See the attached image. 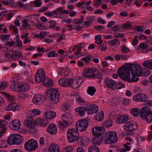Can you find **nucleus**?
Returning a JSON list of instances; mask_svg holds the SVG:
<instances>
[{
  "mask_svg": "<svg viewBox=\"0 0 152 152\" xmlns=\"http://www.w3.org/2000/svg\"><path fill=\"white\" fill-rule=\"evenodd\" d=\"M130 66L129 64H126L122 67L119 68L117 73L124 80L130 82H137L139 80V77H136L135 80H134L132 77L131 78H130V72H131Z\"/></svg>",
  "mask_w": 152,
  "mask_h": 152,
  "instance_id": "nucleus-1",
  "label": "nucleus"
},
{
  "mask_svg": "<svg viewBox=\"0 0 152 152\" xmlns=\"http://www.w3.org/2000/svg\"><path fill=\"white\" fill-rule=\"evenodd\" d=\"M46 95L49 98L52 103H56L59 100L60 94L59 91L56 89H51L47 90Z\"/></svg>",
  "mask_w": 152,
  "mask_h": 152,
  "instance_id": "nucleus-2",
  "label": "nucleus"
},
{
  "mask_svg": "<svg viewBox=\"0 0 152 152\" xmlns=\"http://www.w3.org/2000/svg\"><path fill=\"white\" fill-rule=\"evenodd\" d=\"M24 124L29 129V131L31 134H34L37 131V130L35 128L36 124L35 121H34L33 116L27 118L24 121Z\"/></svg>",
  "mask_w": 152,
  "mask_h": 152,
  "instance_id": "nucleus-3",
  "label": "nucleus"
},
{
  "mask_svg": "<svg viewBox=\"0 0 152 152\" xmlns=\"http://www.w3.org/2000/svg\"><path fill=\"white\" fill-rule=\"evenodd\" d=\"M23 140V137L20 135L13 134L9 137L7 139V142L10 145H19L22 142Z\"/></svg>",
  "mask_w": 152,
  "mask_h": 152,
  "instance_id": "nucleus-4",
  "label": "nucleus"
},
{
  "mask_svg": "<svg viewBox=\"0 0 152 152\" xmlns=\"http://www.w3.org/2000/svg\"><path fill=\"white\" fill-rule=\"evenodd\" d=\"M130 65L131 73L132 77L134 80H135L138 76H140L142 73V69L140 66L137 64H129Z\"/></svg>",
  "mask_w": 152,
  "mask_h": 152,
  "instance_id": "nucleus-5",
  "label": "nucleus"
},
{
  "mask_svg": "<svg viewBox=\"0 0 152 152\" xmlns=\"http://www.w3.org/2000/svg\"><path fill=\"white\" fill-rule=\"evenodd\" d=\"M38 146L37 141L33 139L29 140L25 143L24 145L25 149L29 152L36 150Z\"/></svg>",
  "mask_w": 152,
  "mask_h": 152,
  "instance_id": "nucleus-6",
  "label": "nucleus"
},
{
  "mask_svg": "<svg viewBox=\"0 0 152 152\" xmlns=\"http://www.w3.org/2000/svg\"><path fill=\"white\" fill-rule=\"evenodd\" d=\"M117 134L115 132H109L106 134L105 141L107 143H115L117 142Z\"/></svg>",
  "mask_w": 152,
  "mask_h": 152,
  "instance_id": "nucleus-7",
  "label": "nucleus"
},
{
  "mask_svg": "<svg viewBox=\"0 0 152 152\" xmlns=\"http://www.w3.org/2000/svg\"><path fill=\"white\" fill-rule=\"evenodd\" d=\"M78 134L74 129H69L67 132V139L69 142H72L78 139Z\"/></svg>",
  "mask_w": 152,
  "mask_h": 152,
  "instance_id": "nucleus-8",
  "label": "nucleus"
},
{
  "mask_svg": "<svg viewBox=\"0 0 152 152\" xmlns=\"http://www.w3.org/2000/svg\"><path fill=\"white\" fill-rule=\"evenodd\" d=\"M72 116L69 113H66L62 116V120L58 121L60 126L65 127L69 124L68 122L70 120L72 119Z\"/></svg>",
  "mask_w": 152,
  "mask_h": 152,
  "instance_id": "nucleus-9",
  "label": "nucleus"
},
{
  "mask_svg": "<svg viewBox=\"0 0 152 152\" xmlns=\"http://www.w3.org/2000/svg\"><path fill=\"white\" fill-rule=\"evenodd\" d=\"M89 120L86 119L82 120L77 122L76 124L77 129L80 131L82 132L86 130L88 125Z\"/></svg>",
  "mask_w": 152,
  "mask_h": 152,
  "instance_id": "nucleus-10",
  "label": "nucleus"
},
{
  "mask_svg": "<svg viewBox=\"0 0 152 152\" xmlns=\"http://www.w3.org/2000/svg\"><path fill=\"white\" fill-rule=\"evenodd\" d=\"M35 80L37 82L41 83L44 81L46 78L44 70L41 69H38L35 75Z\"/></svg>",
  "mask_w": 152,
  "mask_h": 152,
  "instance_id": "nucleus-11",
  "label": "nucleus"
},
{
  "mask_svg": "<svg viewBox=\"0 0 152 152\" xmlns=\"http://www.w3.org/2000/svg\"><path fill=\"white\" fill-rule=\"evenodd\" d=\"M138 128L137 125L132 121L127 122L125 123L124 126L125 129L129 132H131L134 130H137Z\"/></svg>",
  "mask_w": 152,
  "mask_h": 152,
  "instance_id": "nucleus-12",
  "label": "nucleus"
},
{
  "mask_svg": "<svg viewBox=\"0 0 152 152\" xmlns=\"http://www.w3.org/2000/svg\"><path fill=\"white\" fill-rule=\"evenodd\" d=\"M104 83L108 88L112 90L115 89L117 87V82L110 78H106Z\"/></svg>",
  "mask_w": 152,
  "mask_h": 152,
  "instance_id": "nucleus-13",
  "label": "nucleus"
},
{
  "mask_svg": "<svg viewBox=\"0 0 152 152\" xmlns=\"http://www.w3.org/2000/svg\"><path fill=\"white\" fill-rule=\"evenodd\" d=\"M97 70L96 68H87L84 70L83 75L84 77L92 78L93 74L96 72Z\"/></svg>",
  "mask_w": 152,
  "mask_h": 152,
  "instance_id": "nucleus-14",
  "label": "nucleus"
},
{
  "mask_svg": "<svg viewBox=\"0 0 152 152\" xmlns=\"http://www.w3.org/2000/svg\"><path fill=\"white\" fill-rule=\"evenodd\" d=\"M82 81V79L80 78L75 79H71V83L70 86L73 89H77L80 86Z\"/></svg>",
  "mask_w": 152,
  "mask_h": 152,
  "instance_id": "nucleus-15",
  "label": "nucleus"
},
{
  "mask_svg": "<svg viewBox=\"0 0 152 152\" xmlns=\"http://www.w3.org/2000/svg\"><path fill=\"white\" fill-rule=\"evenodd\" d=\"M133 100L136 102H146L148 100V97L145 94H138L133 97Z\"/></svg>",
  "mask_w": 152,
  "mask_h": 152,
  "instance_id": "nucleus-16",
  "label": "nucleus"
},
{
  "mask_svg": "<svg viewBox=\"0 0 152 152\" xmlns=\"http://www.w3.org/2000/svg\"><path fill=\"white\" fill-rule=\"evenodd\" d=\"M86 108V111L88 115H91L96 113L98 110V107L96 105H90Z\"/></svg>",
  "mask_w": 152,
  "mask_h": 152,
  "instance_id": "nucleus-17",
  "label": "nucleus"
},
{
  "mask_svg": "<svg viewBox=\"0 0 152 152\" xmlns=\"http://www.w3.org/2000/svg\"><path fill=\"white\" fill-rule=\"evenodd\" d=\"M151 111H150L149 108L148 107H145L141 109L140 115L142 119H145L146 117L150 113Z\"/></svg>",
  "mask_w": 152,
  "mask_h": 152,
  "instance_id": "nucleus-18",
  "label": "nucleus"
},
{
  "mask_svg": "<svg viewBox=\"0 0 152 152\" xmlns=\"http://www.w3.org/2000/svg\"><path fill=\"white\" fill-rule=\"evenodd\" d=\"M71 79L62 78L59 80L58 83L59 85L64 87H68L70 86Z\"/></svg>",
  "mask_w": 152,
  "mask_h": 152,
  "instance_id": "nucleus-19",
  "label": "nucleus"
},
{
  "mask_svg": "<svg viewBox=\"0 0 152 152\" xmlns=\"http://www.w3.org/2000/svg\"><path fill=\"white\" fill-rule=\"evenodd\" d=\"M47 132L52 135H54L56 133L57 129L55 124H51L48 126L47 129Z\"/></svg>",
  "mask_w": 152,
  "mask_h": 152,
  "instance_id": "nucleus-20",
  "label": "nucleus"
},
{
  "mask_svg": "<svg viewBox=\"0 0 152 152\" xmlns=\"http://www.w3.org/2000/svg\"><path fill=\"white\" fill-rule=\"evenodd\" d=\"M10 126L13 130H18L21 126V122L18 120H15L11 123Z\"/></svg>",
  "mask_w": 152,
  "mask_h": 152,
  "instance_id": "nucleus-21",
  "label": "nucleus"
},
{
  "mask_svg": "<svg viewBox=\"0 0 152 152\" xmlns=\"http://www.w3.org/2000/svg\"><path fill=\"white\" fill-rule=\"evenodd\" d=\"M32 100L33 102L35 104H41L43 102L42 96L38 94H36L34 96Z\"/></svg>",
  "mask_w": 152,
  "mask_h": 152,
  "instance_id": "nucleus-22",
  "label": "nucleus"
},
{
  "mask_svg": "<svg viewBox=\"0 0 152 152\" xmlns=\"http://www.w3.org/2000/svg\"><path fill=\"white\" fill-rule=\"evenodd\" d=\"M36 124H38L42 126H45L48 123V121L46 119L38 118L35 121Z\"/></svg>",
  "mask_w": 152,
  "mask_h": 152,
  "instance_id": "nucleus-23",
  "label": "nucleus"
},
{
  "mask_svg": "<svg viewBox=\"0 0 152 152\" xmlns=\"http://www.w3.org/2000/svg\"><path fill=\"white\" fill-rule=\"evenodd\" d=\"M102 128L100 127H97L93 129L92 132L94 136H101L102 134Z\"/></svg>",
  "mask_w": 152,
  "mask_h": 152,
  "instance_id": "nucleus-24",
  "label": "nucleus"
},
{
  "mask_svg": "<svg viewBox=\"0 0 152 152\" xmlns=\"http://www.w3.org/2000/svg\"><path fill=\"white\" fill-rule=\"evenodd\" d=\"M93 138L92 142L95 145H99L100 144L102 140V137L101 136H95Z\"/></svg>",
  "mask_w": 152,
  "mask_h": 152,
  "instance_id": "nucleus-25",
  "label": "nucleus"
},
{
  "mask_svg": "<svg viewBox=\"0 0 152 152\" xmlns=\"http://www.w3.org/2000/svg\"><path fill=\"white\" fill-rule=\"evenodd\" d=\"M56 113L53 111H48L45 113V117L49 119H53L56 117Z\"/></svg>",
  "mask_w": 152,
  "mask_h": 152,
  "instance_id": "nucleus-26",
  "label": "nucleus"
},
{
  "mask_svg": "<svg viewBox=\"0 0 152 152\" xmlns=\"http://www.w3.org/2000/svg\"><path fill=\"white\" fill-rule=\"evenodd\" d=\"M49 150L51 152H60L59 146L55 144H51L49 147Z\"/></svg>",
  "mask_w": 152,
  "mask_h": 152,
  "instance_id": "nucleus-27",
  "label": "nucleus"
},
{
  "mask_svg": "<svg viewBox=\"0 0 152 152\" xmlns=\"http://www.w3.org/2000/svg\"><path fill=\"white\" fill-rule=\"evenodd\" d=\"M75 110L76 112L79 113L80 116H83L84 115V113L86 111V107H77L75 109Z\"/></svg>",
  "mask_w": 152,
  "mask_h": 152,
  "instance_id": "nucleus-28",
  "label": "nucleus"
},
{
  "mask_svg": "<svg viewBox=\"0 0 152 152\" xmlns=\"http://www.w3.org/2000/svg\"><path fill=\"white\" fill-rule=\"evenodd\" d=\"M143 65L145 67L152 69V60H150L145 61L143 63Z\"/></svg>",
  "mask_w": 152,
  "mask_h": 152,
  "instance_id": "nucleus-29",
  "label": "nucleus"
},
{
  "mask_svg": "<svg viewBox=\"0 0 152 152\" xmlns=\"http://www.w3.org/2000/svg\"><path fill=\"white\" fill-rule=\"evenodd\" d=\"M17 107H18V106L16 104L14 103H12L9 104L7 106V109L8 111H15L17 110Z\"/></svg>",
  "mask_w": 152,
  "mask_h": 152,
  "instance_id": "nucleus-30",
  "label": "nucleus"
},
{
  "mask_svg": "<svg viewBox=\"0 0 152 152\" xmlns=\"http://www.w3.org/2000/svg\"><path fill=\"white\" fill-rule=\"evenodd\" d=\"M59 74L63 76H67L69 75V73L67 68L66 69L64 70V68L62 67L60 68Z\"/></svg>",
  "mask_w": 152,
  "mask_h": 152,
  "instance_id": "nucleus-31",
  "label": "nucleus"
},
{
  "mask_svg": "<svg viewBox=\"0 0 152 152\" xmlns=\"http://www.w3.org/2000/svg\"><path fill=\"white\" fill-rule=\"evenodd\" d=\"M44 81V85L47 87H51L53 85V81L50 79L45 78Z\"/></svg>",
  "mask_w": 152,
  "mask_h": 152,
  "instance_id": "nucleus-32",
  "label": "nucleus"
},
{
  "mask_svg": "<svg viewBox=\"0 0 152 152\" xmlns=\"http://www.w3.org/2000/svg\"><path fill=\"white\" fill-rule=\"evenodd\" d=\"M7 123L4 120L0 119V128L2 129L1 131L5 132L6 130L5 126Z\"/></svg>",
  "mask_w": 152,
  "mask_h": 152,
  "instance_id": "nucleus-33",
  "label": "nucleus"
},
{
  "mask_svg": "<svg viewBox=\"0 0 152 152\" xmlns=\"http://www.w3.org/2000/svg\"><path fill=\"white\" fill-rule=\"evenodd\" d=\"M104 113L101 111L100 113H97L95 117V119L98 121H101L104 119Z\"/></svg>",
  "mask_w": 152,
  "mask_h": 152,
  "instance_id": "nucleus-34",
  "label": "nucleus"
},
{
  "mask_svg": "<svg viewBox=\"0 0 152 152\" xmlns=\"http://www.w3.org/2000/svg\"><path fill=\"white\" fill-rule=\"evenodd\" d=\"M1 1L6 6L10 5L13 7L14 5L13 1L10 0H1Z\"/></svg>",
  "mask_w": 152,
  "mask_h": 152,
  "instance_id": "nucleus-35",
  "label": "nucleus"
},
{
  "mask_svg": "<svg viewBox=\"0 0 152 152\" xmlns=\"http://www.w3.org/2000/svg\"><path fill=\"white\" fill-rule=\"evenodd\" d=\"M29 113L31 116H35L39 115L41 113V111L38 109H35L29 111Z\"/></svg>",
  "mask_w": 152,
  "mask_h": 152,
  "instance_id": "nucleus-36",
  "label": "nucleus"
},
{
  "mask_svg": "<svg viewBox=\"0 0 152 152\" xmlns=\"http://www.w3.org/2000/svg\"><path fill=\"white\" fill-rule=\"evenodd\" d=\"M140 112V110L137 108H132L131 110V113L132 115L137 117L139 115Z\"/></svg>",
  "mask_w": 152,
  "mask_h": 152,
  "instance_id": "nucleus-37",
  "label": "nucleus"
},
{
  "mask_svg": "<svg viewBox=\"0 0 152 152\" xmlns=\"http://www.w3.org/2000/svg\"><path fill=\"white\" fill-rule=\"evenodd\" d=\"M96 91V90L94 87L92 86L88 87L87 90L88 93L91 96L94 95Z\"/></svg>",
  "mask_w": 152,
  "mask_h": 152,
  "instance_id": "nucleus-38",
  "label": "nucleus"
},
{
  "mask_svg": "<svg viewBox=\"0 0 152 152\" xmlns=\"http://www.w3.org/2000/svg\"><path fill=\"white\" fill-rule=\"evenodd\" d=\"M128 119V117L126 115H124L118 119L119 123H125Z\"/></svg>",
  "mask_w": 152,
  "mask_h": 152,
  "instance_id": "nucleus-39",
  "label": "nucleus"
},
{
  "mask_svg": "<svg viewBox=\"0 0 152 152\" xmlns=\"http://www.w3.org/2000/svg\"><path fill=\"white\" fill-rule=\"evenodd\" d=\"M21 92H25L28 91L29 88L28 85L26 84H21Z\"/></svg>",
  "mask_w": 152,
  "mask_h": 152,
  "instance_id": "nucleus-40",
  "label": "nucleus"
},
{
  "mask_svg": "<svg viewBox=\"0 0 152 152\" xmlns=\"http://www.w3.org/2000/svg\"><path fill=\"white\" fill-rule=\"evenodd\" d=\"M88 152H99V149L94 146H90L88 149Z\"/></svg>",
  "mask_w": 152,
  "mask_h": 152,
  "instance_id": "nucleus-41",
  "label": "nucleus"
},
{
  "mask_svg": "<svg viewBox=\"0 0 152 152\" xmlns=\"http://www.w3.org/2000/svg\"><path fill=\"white\" fill-rule=\"evenodd\" d=\"M92 78H94L96 79H98L99 81L100 82L102 78V76L99 72H98L96 74H93Z\"/></svg>",
  "mask_w": 152,
  "mask_h": 152,
  "instance_id": "nucleus-42",
  "label": "nucleus"
},
{
  "mask_svg": "<svg viewBox=\"0 0 152 152\" xmlns=\"http://www.w3.org/2000/svg\"><path fill=\"white\" fill-rule=\"evenodd\" d=\"M21 84H18L16 83L14 85V90L16 92H21Z\"/></svg>",
  "mask_w": 152,
  "mask_h": 152,
  "instance_id": "nucleus-43",
  "label": "nucleus"
},
{
  "mask_svg": "<svg viewBox=\"0 0 152 152\" xmlns=\"http://www.w3.org/2000/svg\"><path fill=\"white\" fill-rule=\"evenodd\" d=\"M22 23L23 24L22 25V27L24 29L28 28L30 26V24L28 23V22L26 19H24L22 20Z\"/></svg>",
  "mask_w": 152,
  "mask_h": 152,
  "instance_id": "nucleus-44",
  "label": "nucleus"
},
{
  "mask_svg": "<svg viewBox=\"0 0 152 152\" xmlns=\"http://www.w3.org/2000/svg\"><path fill=\"white\" fill-rule=\"evenodd\" d=\"M110 45L112 46H115L119 44L120 41L118 39H115L110 41Z\"/></svg>",
  "mask_w": 152,
  "mask_h": 152,
  "instance_id": "nucleus-45",
  "label": "nucleus"
},
{
  "mask_svg": "<svg viewBox=\"0 0 152 152\" xmlns=\"http://www.w3.org/2000/svg\"><path fill=\"white\" fill-rule=\"evenodd\" d=\"M96 43L98 45H101L102 42V40L101 39V36L99 35L96 36L95 38Z\"/></svg>",
  "mask_w": 152,
  "mask_h": 152,
  "instance_id": "nucleus-46",
  "label": "nucleus"
},
{
  "mask_svg": "<svg viewBox=\"0 0 152 152\" xmlns=\"http://www.w3.org/2000/svg\"><path fill=\"white\" fill-rule=\"evenodd\" d=\"M56 51L55 50H53L48 53V57H54L58 56V54L56 53Z\"/></svg>",
  "mask_w": 152,
  "mask_h": 152,
  "instance_id": "nucleus-47",
  "label": "nucleus"
},
{
  "mask_svg": "<svg viewBox=\"0 0 152 152\" xmlns=\"http://www.w3.org/2000/svg\"><path fill=\"white\" fill-rule=\"evenodd\" d=\"M121 48V52L123 53H126L130 51L129 49L125 45H122Z\"/></svg>",
  "mask_w": 152,
  "mask_h": 152,
  "instance_id": "nucleus-48",
  "label": "nucleus"
},
{
  "mask_svg": "<svg viewBox=\"0 0 152 152\" xmlns=\"http://www.w3.org/2000/svg\"><path fill=\"white\" fill-rule=\"evenodd\" d=\"M33 3L36 7H39L42 4V3L40 0H35L33 2Z\"/></svg>",
  "mask_w": 152,
  "mask_h": 152,
  "instance_id": "nucleus-49",
  "label": "nucleus"
},
{
  "mask_svg": "<svg viewBox=\"0 0 152 152\" xmlns=\"http://www.w3.org/2000/svg\"><path fill=\"white\" fill-rule=\"evenodd\" d=\"M8 86V84L5 82H2L0 84V90H3Z\"/></svg>",
  "mask_w": 152,
  "mask_h": 152,
  "instance_id": "nucleus-50",
  "label": "nucleus"
},
{
  "mask_svg": "<svg viewBox=\"0 0 152 152\" xmlns=\"http://www.w3.org/2000/svg\"><path fill=\"white\" fill-rule=\"evenodd\" d=\"M112 125V122L110 120L105 121L104 123V126L106 127H110Z\"/></svg>",
  "mask_w": 152,
  "mask_h": 152,
  "instance_id": "nucleus-51",
  "label": "nucleus"
},
{
  "mask_svg": "<svg viewBox=\"0 0 152 152\" xmlns=\"http://www.w3.org/2000/svg\"><path fill=\"white\" fill-rule=\"evenodd\" d=\"M145 119L148 122H150L152 121V112L151 111L148 115L146 117Z\"/></svg>",
  "mask_w": 152,
  "mask_h": 152,
  "instance_id": "nucleus-52",
  "label": "nucleus"
},
{
  "mask_svg": "<svg viewBox=\"0 0 152 152\" xmlns=\"http://www.w3.org/2000/svg\"><path fill=\"white\" fill-rule=\"evenodd\" d=\"M16 45L17 47H22V42L19 39H16Z\"/></svg>",
  "mask_w": 152,
  "mask_h": 152,
  "instance_id": "nucleus-53",
  "label": "nucleus"
},
{
  "mask_svg": "<svg viewBox=\"0 0 152 152\" xmlns=\"http://www.w3.org/2000/svg\"><path fill=\"white\" fill-rule=\"evenodd\" d=\"M15 42L14 41H7L5 43V45L7 46H9L10 47H12L14 45Z\"/></svg>",
  "mask_w": 152,
  "mask_h": 152,
  "instance_id": "nucleus-54",
  "label": "nucleus"
},
{
  "mask_svg": "<svg viewBox=\"0 0 152 152\" xmlns=\"http://www.w3.org/2000/svg\"><path fill=\"white\" fill-rule=\"evenodd\" d=\"M10 37V34L2 35L1 36V38L3 40H8Z\"/></svg>",
  "mask_w": 152,
  "mask_h": 152,
  "instance_id": "nucleus-55",
  "label": "nucleus"
},
{
  "mask_svg": "<svg viewBox=\"0 0 152 152\" xmlns=\"http://www.w3.org/2000/svg\"><path fill=\"white\" fill-rule=\"evenodd\" d=\"M11 28L13 29V31L15 34H17L18 33V30L16 26L13 25H11L10 26Z\"/></svg>",
  "mask_w": 152,
  "mask_h": 152,
  "instance_id": "nucleus-56",
  "label": "nucleus"
},
{
  "mask_svg": "<svg viewBox=\"0 0 152 152\" xmlns=\"http://www.w3.org/2000/svg\"><path fill=\"white\" fill-rule=\"evenodd\" d=\"M73 23L75 24H80L82 23V20L78 19H75L74 20Z\"/></svg>",
  "mask_w": 152,
  "mask_h": 152,
  "instance_id": "nucleus-57",
  "label": "nucleus"
},
{
  "mask_svg": "<svg viewBox=\"0 0 152 152\" xmlns=\"http://www.w3.org/2000/svg\"><path fill=\"white\" fill-rule=\"evenodd\" d=\"M131 26L132 24L129 22H127L126 23L123 24L122 25L123 28H130L131 27Z\"/></svg>",
  "mask_w": 152,
  "mask_h": 152,
  "instance_id": "nucleus-58",
  "label": "nucleus"
},
{
  "mask_svg": "<svg viewBox=\"0 0 152 152\" xmlns=\"http://www.w3.org/2000/svg\"><path fill=\"white\" fill-rule=\"evenodd\" d=\"M148 47V45L143 43H141L139 45L140 48L142 49H146Z\"/></svg>",
  "mask_w": 152,
  "mask_h": 152,
  "instance_id": "nucleus-59",
  "label": "nucleus"
},
{
  "mask_svg": "<svg viewBox=\"0 0 152 152\" xmlns=\"http://www.w3.org/2000/svg\"><path fill=\"white\" fill-rule=\"evenodd\" d=\"M48 9L49 7H43L39 10L38 12H43L48 10Z\"/></svg>",
  "mask_w": 152,
  "mask_h": 152,
  "instance_id": "nucleus-60",
  "label": "nucleus"
},
{
  "mask_svg": "<svg viewBox=\"0 0 152 152\" xmlns=\"http://www.w3.org/2000/svg\"><path fill=\"white\" fill-rule=\"evenodd\" d=\"M50 26H49V28H53L56 25V23L55 22L54 20H50Z\"/></svg>",
  "mask_w": 152,
  "mask_h": 152,
  "instance_id": "nucleus-61",
  "label": "nucleus"
},
{
  "mask_svg": "<svg viewBox=\"0 0 152 152\" xmlns=\"http://www.w3.org/2000/svg\"><path fill=\"white\" fill-rule=\"evenodd\" d=\"M72 148L71 147H68L66 148L64 150V152H72Z\"/></svg>",
  "mask_w": 152,
  "mask_h": 152,
  "instance_id": "nucleus-62",
  "label": "nucleus"
},
{
  "mask_svg": "<svg viewBox=\"0 0 152 152\" xmlns=\"http://www.w3.org/2000/svg\"><path fill=\"white\" fill-rule=\"evenodd\" d=\"M91 58L89 57H86L82 58V60L86 63H88L90 60Z\"/></svg>",
  "mask_w": 152,
  "mask_h": 152,
  "instance_id": "nucleus-63",
  "label": "nucleus"
},
{
  "mask_svg": "<svg viewBox=\"0 0 152 152\" xmlns=\"http://www.w3.org/2000/svg\"><path fill=\"white\" fill-rule=\"evenodd\" d=\"M118 85V89H121L122 88H125V85L121 82L119 83Z\"/></svg>",
  "mask_w": 152,
  "mask_h": 152,
  "instance_id": "nucleus-64",
  "label": "nucleus"
}]
</instances>
